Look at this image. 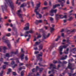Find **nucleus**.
<instances>
[{"label":"nucleus","mask_w":76,"mask_h":76,"mask_svg":"<svg viewBox=\"0 0 76 76\" xmlns=\"http://www.w3.org/2000/svg\"><path fill=\"white\" fill-rule=\"evenodd\" d=\"M4 42H5V43H7V46H8V48H10L11 47V45H10V44L9 42V40H5V41H4Z\"/></svg>","instance_id":"obj_12"},{"label":"nucleus","mask_w":76,"mask_h":76,"mask_svg":"<svg viewBox=\"0 0 76 76\" xmlns=\"http://www.w3.org/2000/svg\"><path fill=\"white\" fill-rule=\"evenodd\" d=\"M67 62L66 61H64L62 63L63 64H66Z\"/></svg>","instance_id":"obj_44"},{"label":"nucleus","mask_w":76,"mask_h":76,"mask_svg":"<svg viewBox=\"0 0 76 76\" xmlns=\"http://www.w3.org/2000/svg\"><path fill=\"white\" fill-rule=\"evenodd\" d=\"M19 58H16L15 60H16V61L18 63H19V66H23V64L22 63H20L19 62Z\"/></svg>","instance_id":"obj_15"},{"label":"nucleus","mask_w":76,"mask_h":76,"mask_svg":"<svg viewBox=\"0 0 76 76\" xmlns=\"http://www.w3.org/2000/svg\"><path fill=\"white\" fill-rule=\"evenodd\" d=\"M52 26L53 28L51 27L50 28V31L51 32H53V31L54 30V28L55 26V25L53 24L52 25Z\"/></svg>","instance_id":"obj_17"},{"label":"nucleus","mask_w":76,"mask_h":76,"mask_svg":"<svg viewBox=\"0 0 76 76\" xmlns=\"http://www.w3.org/2000/svg\"><path fill=\"white\" fill-rule=\"evenodd\" d=\"M60 6V5L59 4L53 5V9H55V8L58 7V6Z\"/></svg>","instance_id":"obj_22"},{"label":"nucleus","mask_w":76,"mask_h":76,"mask_svg":"<svg viewBox=\"0 0 76 76\" xmlns=\"http://www.w3.org/2000/svg\"><path fill=\"white\" fill-rule=\"evenodd\" d=\"M69 64H68V66L67 67V68H66V70H67V69H70L71 70H74L75 69H72V67H73V64L70 63V62H69Z\"/></svg>","instance_id":"obj_8"},{"label":"nucleus","mask_w":76,"mask_h":76,"mask_svg":"<svg viewBox=\"0 0 76 76\" xmlns=\"http://www.w3.org/2000/svg\"><path fill=\"white\" fill-rule=\"evenodd\" d=\"M72 6H74V0H73L72 1Z\"/></svg>","instance_id":"obj_54"},{"label":"nucleus","mask_w":76,"mask_h":76,"mask_svg":"<svg viewBox=\"0 0 76 76\" xmlns=\"http://www.w3.org/2000/svg\"><path fill=\"white\" fill-rule=\"evenodd\" d=\"M36 42L35 44L34 45V46H37V45H38L39 44H40V42Z\"/></svg>","instance_id":"obj_26"},{"label":"nucleus","mask_w":76,"mask_h":76,"mask_svg":"<svg viewBox=\"0 0 76 76\" xmlns=\"http://www.w3.org/2000/svg\"><path fill=\"white\" fill-rule=\"evenodd\" d=\"M64 33L62 34V37H64Z\"/></svg>","instance_id":"obj_63"},{"label":"nucleus","mask_w":76,"mask_h":76,"mask_svg":"<svg viewBox=\"0 0 76 76\" xmlns=\"http://www.w3.org/2000/svg\"><path fill=\"white\" fill-rule=\"evenodd\" d=\"M29 33H34V31H32V30L30 31H29Z\"/></svg>","instance_id":"obj_47"},{"label":"nucleus","mask_w":76,"mask_h":76,"mask_svg":"<svg viewBox=\"0 0 76 76\" xmlns=\"http://www.w3.org/2000/svg\"><path fill=\"white\" fill-rule=\"evenodd\" d=\"M40 54H38V56H37V60H39V61H42V58H40V57H42V52H41Z\"/></svg>","instance_id":"obj_9"},{"label":"nucleus","mask_w":76,"mask_h":76,"mask_svg":"<svg viewBox=\"0 0 76 76\" xmlns=\"http://www.w3.org/2000/svg\"><path fill=\"white\" fill-rule=\"evenodd\" d=\"M3 49L4 50H7V48L6 47L4 46H1L0 47V51H2V50Z\"/></svg>","instance_id":"obj_16"},{"label":"nucleus","mask_w":76,"mask_h":76,"mask_svg":"<svg viewBox=\"0 0 76 76\" xmlns=\"http://www.w3.org/2000/svg\"><path fill=\"white\" fill-rule=\"evenodd\" d=\"M34 50H38V47H37V46H34Z\"/></svg>","instance_id":"obj_35"},{"label":"nucleus","mask_w":76,"mask_h":76,"mask_svg":"<svg viewBox=\"0 0 76 76\" xmlns=\"http://www.w3.org/2000/svg\"><path fill=\"white\" fill-rule=\"evenodd\" d=\"M44 4L45 6H47V2L46 1H45V2Z\"/></svg>","instance_id":"obj_49"},{"label":"nucleus","mask_w":76,"mask_h":76,"mask_svg":"<svg viewBox=\"0 0 76 76\" xmlns=\"http://www.w3.org/2000/svg\"><path fill=\"white\" fill-rule=\"evenodd\" d=\"M19 39H20V38H18V39L16 40V42H15V43H18L19 42Z\"/></svg>","instance_id":"obj_34"},{"label":"nucleus","mask_w":76,"mask_h":76,"mask_svg":"<svg viewBox=\"0 0 76 76\" xmlns=\"http://www.w3.org/2000/svg\"><path fill=\"white\" fill-rule=\"evenodd\" d=\"M39 31L40 32H42V31H43V29H39Z\"/></svg>","instance_id":"obj_57"},{"label":"nucleus","mask_w":76,"mask_h":76,"mask_svg":"<svg viewBox=\"0 0 76 76\" xmlns=\"http://www.w3.org/2000/svg\"><path fill=\"white\" fill-rule=\"evenodd\" d=\"M45 29H47L48 28V27L47 26H45Z\"/></svg>","instance_id":"obj_64"},{"label":"nucleus","mask_w":76,"mask_h":76,"mask_svg":"<svg viewBox=\"0 0 76 76\" xmlns=\"http://www.w3.org/2000/svg\"><path fill=\"white\" fill-rule=\"evenodd\" d=\"M61 37V36H58V38L56 39V41H57L58 40V39H59V38H60Z\"/></svg>","instance_id":"obj_38"},{"label":"nucleus","mask_w":76,"mask_h":76,"mask_svg":"<svg viewBox=\"0 0 76 76\" xmlns=\"http://www.w3.org/2000/svg\"><path fill=\"white\" fill-rule=\"evenodd\" d=\"M26 5H27V4H26V3H23L21 5L20 7H25V6H26Z\"/></svg>","instance_id":"obj_23"},{"label":"nucleus","mask_w":76,"mask_h":76,"mask_svg":"<svg viewBox=\"0 0 76 76\" xmlns=\"http://www.w3.org/2000/svg\"><path fill=\"white\" fill-rule=\"evenodd\" d=\"M29 32L28 31H26V34H29Z\"/></svg>","instance_id":"obj_61"},{"label":"nucleus","mask_w":76,"mask_h":76,"mask_svg":"<svg viewBox=\"0 0 76 76\" xmlns=\"http://www.w3.org/2000/svg\"><path fill=\"white\" fill-rule=\"evenodd\" d=\"M11 35V34H10V33H8L7 34L6 36H4L2 38L3 40H5V39H4V38H5V37L6 36H7V37H10Z\"/></svg>","instance_id":"obj_21"},{"label":"nucleus","mask_w":76,"mask_h":76,"mask_svg":"<svg viewBox=\"0 0 76 76\" xmlns=\"http://www.w3.org/2000/svg\"><path fill=\"white\" fill-rule=\"evenodd\" d=\"M25 55H24V54H22L21 55V60H23V59H24V56Z\"/></svg>","instance_id":"obj_27"},{"label":"nucleus","mask_w":76,"mask_h":76,"mask_svg":"<svg viewBox=\"0 0 76 76\" xmlns=\"http://www.w3.org/2000/svg\"><path fill=\"white\" fill-rule=\"evenodd\" d=\"M64 23H66L67 22V20H64Z\"/></svg>","instance_id":"obj_59"},{"label":"nucleus","mask_w":76,"mask_h":76,"mask_svg":"<svg viewBox=\"0 0 76 76\" xmlns=\"http://www.w3.org/2000/svg\"><path fill=\"white\" fill-rule=\"evenodd\" d=\"M21 53H22L23 54H24V53H25V51L23 50V48H22L21 49Z\"/></svg>","instance_id":"obj_33"},{"label":"nucleus","mask_w":76,"mask_h":76,"mask_svg":"<svg viewBox=\"0 0 76 76\" xmlns=\"http://www.w3.org/2000/svg\"><path fill=\"white\" fill-rule=\"evenodd\" d=\"M18 53V51H16L15 52H12L10 54L9 53H7L6 55V57H10V55H11V57H12V55H14V54H17Z\"/></svg>","instance_id":"obj_5"},{"label":"nucleus","mask_w":76,"mask_h":76,"mask_svg":"<svg viewBox=\"0 0 76 76\" xmlns=\"http://www.w3.org/2000/svg\"><path fill=\"white\" fill-rule=\"evenodd\" d=\"M39 53V52L38 51H36L35 52L34 54H37Z\"/></svg>","instance_id":"obj_52"},{"label":"nucleus","mask_w":76,"mask_h":76,"mask_svg":"<svg viewBox=\"0 0 76 76\" xmlns=\"http://www.w3.org/2000/svg\"><path fill=\"white\" fill-rule=\"evenodd\" d=\"M58 2H62V1H64V3H65L66 0H57Z\"/></svg>","instance_id":"obj_31"},{"label":"nucleus","mask_w":76,"mask_h":76,"mask_svg":"<svg viewBox=\"0 0 76 76\" xmlns=\"http://www.w3.org/2000/svg\"><path fill=\"white\" fill-rule=\"evenodd\" d=\"M68 75H69V76H72V74L71 73H69V74H68Z\"/></svg>","instance_id":"obj_60"},{"label":"nucleus","mask_w":76,"mask_h":76,"mask_svg":"<svg viewBox=\"0 0 76 76\" xmlns=\"http://www.w3.org/2000/svg\"><path fill=\"white\" fill-rule=\"evenodd\" d=\"M57 10H54L53 9L51 10L50 11V15L51 16H54V14H52L53 13H56L57 12Z\"/></svg>","instance_id":"obj_10"},{"label":"nucleus","mask_w":76,"mask_h":76,"mask_svg":"<svg viewBox=\"0 0 76 76\" xmlns=\"http://www.w3.org/2000/svg\"><path fill=\"white\" fill-rule=\"evenodd\" d=\"M50 33H48L47 36H46L45 34H44L43 35V39H46V38L49 37H50Z\"/></svg>","instance_id":"obj_14"},{"label":"nucleus","mask_w":76,"mask_h":76,"mask_svg":"<svg viewBox=\"0 0 76 76\" xmlns=\"http://www.w3.org/2000/svg\"><path fill=\"white\" fill-rule=\"evenodd\" d=\"M50 69H52V71H49V74H50L51 73H52L53 74H54L55 72H56V70L55 69H57V68H56V66L55 65H53V64H51L50 65V67L49 68Z\"/></svg>","instance_id":"obj_3"},{"label":"nucleus","mask_w":76,"mask_h":76,"mask_svg":"<svg viewBox=\"0 0 76 76\" xmlns=\"http://www.w3.org/2000/svg\"><path fill=\"white\" fill-rule=\"evenodd\" d=\"M25 72V71H22L21 73V76H24V73Z\"/></svg>","instance_id":"obj_30"},{"label":"nucleus","mask_w":76,"mask_h":76,"mask_svg":"<svg viewBox=\"0 0 76 76\" xmlns=\"http://www.w3.org/2000/svg\"><path fill=\"white\" fill-rule=\"evenodd\" d=\"M39 51H41L42 50V49L43 48V45L42 44H41L39 46Z\"/></svg>","instance_id":"obj_20"},{"label":"nucleus","mask_w":76,"mask_h":76,"mask_svg":"<svg viewBox=\"0 0 76 76\" xmlns=\"http://www.w3.org/2000/svg\"><path fill=\"white\" fill-rule=\"evenodd\" d=\"M15 64V61H12L11 63V64L12 65H13Z\"/></svg>","instance_id":"obj_43"},{"label":"nucleus","mask_w":76,"mask_h":76,"mask_svg":"<svg viewBox=\"0 0 76 76\" xmlns=\"http://www.w3.org/2000/svg\"><path fill=\"white\" fill-rule=\"evenodd\" d=\"M41 35L40 34H39L37 37L36 38L38 39V38H41Z\"/></svg>","instance_id":"obj_32"},{"label":"nucleus","mask_w":76,"mask_h":76,"mask_svg":"<svg viewBox=\"0 0 76 76\" xmlns=\"http://www.w3.org/2000/svg\"><path fill=\"white\" fill-rule=\"evenodd\" d=\"M18 66V64H15L14 66H12V67L13 69H14L15 67Z\"/></svg>","instance_id":"obj_36"},{"label":"nucleus","mask_w":76,"mask_h":76,"mask_svg":"<svg viewBox=\"0 0 76 76\" xmlns=\"http://www.w3.org/2000/svg\"><path fill=\"white\" fill-rule=\"evenodd\" d=\"M69 48H68L67 49L66 51H64V53L65 54H67L68 53H69Z\"/></svg>","instance_id":"obj_24"},{"label":"nucleus","mask_w":76,"mask_h":76,"mask_svg":"<svg viewBox=\"0 0 76 76\" xmlns=\"http://www.w3.org/2000/svg\"><path fill=\"white\" fill-rule=\"evenodd\" d=\"M13 75H14V76L15 75H16V73L15 72H13Z\"/></svg>","instance_id":"obj_50"},{"label":"nucleus","mask_w":76,"mask_h":76,"mask_svg":"<svg viewBox=\"0 0 76 76\" xmlns=\"http://www.w3.org/2000/svg\"><path fill=\"white\" fill-rule=\"evenodd\" d=\"M37 76H40V75L39 74V73H37Z\"/></svg>","instance_id":"obj_62"},{"label":"nucleus","mask_w":76,"mask_h":76,"mask_svg":"<svg viewBox=\"0 0 76 76\" xmlns=\"http://www.w3.org/2000/svg\"><path fill=\"white\" fill-rule=\"evenodd\" d=\"M67 56H66L64 57H63L61 59V60H66V58H67Z\"/></svg>","instance_id":"obj_25"},{"label":"nucleus","mask_w":76,"mask_h":76,"mask_svg":"<svg viewBox=\"0 0 76 76\" xmlns=\"http://www.w3.org/2000/svg\"><path fill=\"white\" fill-rule=\"evenodd\" d=\"M39 69V73H41L42 72V70H43V68H40L38 66H36V69H34L32 70V72H35L36 71H37Z\"/></svg>","instance_id":"obj_6"},{"label":"nucleus","mask_w":76,"mask_h":76,"mask_svg":"<svg viewBox=\"0 0 76 76\" xmlns=\"http://www.w3.org/2000/svg\"><path fill=\"white\" fill-rule=\"evenodd\" d=\"M26 27L24 28V30H28L29 29V23H27L26 25Z\"/></svg>","instance_id":"obj_13"},{"label":"nucleus","mask_w":76,"mask_h":76,"mask_svg":"<svg viewBox=\"0 0 76 76\" xmlns=\"http://www.w3.org/2000/svg\"><path fill=\"white\" fill-rule=\"evenodd\" d=\"M3 61V58H1L0 59V61Z\"/></svg>","instance_id":"obj_53"},{"label":"nucleus","mask_w":76,"mask_h":76,"mask_svg":"<svg viewBox=\"0 0 76 76\" xmlns=\"http://www.w3.org/2000/svg\"><path fill=\"white\" fill-rule=\"evenodd\" d=\"M42 20H36V25H38V23H42Z\"/></svg>","instance_id":"obj_19"},{"label":"nucleus","mask_w":76,"mask_h":76,"mask_svg":"<svg viewBox=\"0 0 76 76\" xmlns=\"http://www.w3.org/2000/svg\"><path fill=\"white\" fill-rule=\"evenodd\" d=\"M40 4H41V3L39 2V4L36 5V6H37V7H36V8L34 10V12H36L37 15L36 16L37 18H42V15L41 14H39V12H37V10H38V8L40 7Z\"/></svg>","instance_id":"obj_2"},{"label":"nucleus","mask_w":76,"mask_h":76,"mask_svg":"<svg viewBox=\"0 0 76 76\" xmlns=\"http://www.w3.org/2000/svg\"><path fill=\"white\" fill-rule=\"evenodd\" d=\"M22 13V10L20 9L18 10V11L16 12V14L19 16L20 18L21 19H22V15L21 14Z\"/></svg>","instance_id":"obj_7"},{"label":"nucleus","mask_w":76,"mask_h":76,"mask_svg":"<svg viewBox=\"0 0 76 76\" xmlns=\"http://www.w3.org/2000/svg\"><path fill=\"white\" fill-rule=\"evenodd\" d=\"M53 63H54V64H56V63H57V61H54Z\"/></svg>","instance_id":"obj_48"},{"label":"nucleus","mask_w":76,"mask_h":76,"mask_svg":"<svg viewBox=\"0 0 76 76\" xmlns=\"http://www.w3.org/2000/svg\"><path fill=\"white\" fill-rule=\"evenodd\" d=\"M66 4H70V2H69V1H67L66 2Z\"/></svg>","instance_id":"obj_58"},{"label":"nucleus","mask_w":76,"mask_h":76,"mask_svg":"<svg viewBox=\"0 0 76 76\" xmlns=\"http://www.w3.org/2000/svg\"><path fill=\"white\" fill-rule=\"evenodd\" d=\"M63 18H67V15H65L64 16H63Z\"/></svg>","instance_id":"obj_56"},{"label":"nucleus","mask_w":76,"mask_h":76,"mask_svg":"<svg viewBox=\"0 0 76 76\" xmlns=\"http://www.w3.org/2000/svg\"><path fill=\"white\" fill-rule=\"evenodd\" d=\"M66 45H63V46H61L59 47V50L60 54L61 55L62 54H63V53L61 52L62 51H63V48H66L69 45V44H66Z\"/></svg>","instance_id":"obj_4"},{"label":"nucleus","mask_w":76,"mask_h":76,"mask_svg":"<svg viewBox=\"0 0 76 76\" xmlns=\"http://www.w3.org/2000/svg\"><path fill=\"white\" fill-rule=\"evenodd\" d=\"M38 60H37L36 61H35L34 62V65H37V61Z\"/></svg>","instance_id":"obj_42"},{"label":"nucleus","mask_w":76,"mask_h":76,"mask_svg":"<svg viewBox=\"0 0 76 76\" xmlns=\"http://www.w3.org/2000/svg\"><path fill=\"white\" fill-rule=\"evenodd\" d=\"M25 59L26 60H28V58L27 56H26V57H25Z\"/></svg>","instance_id":"obj_41"},{"label":"nucleus","mask_w":76,"mask_h":76,"mask_svg":"<svg viewBox=\"0 0 76 76\" xmlns=\"http://www.w3.org/2000/svg\"><path fill=\"white\" fill-rule=\"evenodd\" d=\"M50 19L51 22H52V21H53V20H54V19L52 17H50Z\"/></svg>","instance_id":"obj_37"},{"label":"nucleus","mask_w":76,"mask_h":76,"mask_svg":"<svg viewBox=\"0 0 76 76\" xmlns=\"http://www.w3.org/2000/svg\"><path fill=\"white\" fill-rule=\"evenodd\" d=\"M3 71H2L0 73V76H3Z\"/></svg>","instance_id":"obj_39"},{"label":"nucleus","mask_w":76,"mask_h":76,"mask_svg":"<svg viewBox=\"0 0 76 76\" xmlns=\"http://www.w3.org/2000/svg\"><path fill=\"white\" fill-rule=\"evenodd\" d=\"M4 4V5L1 6L2 9L3 11L6 9V8L7 7V6H10L11 8H12V10H13L14 4L13 3L12 0H5Z\"/></svg>","instance_id":"obj_1"},{"label":"nucleus","mask_w":76,"mask_h":76,"mask_svg":"<svg viewBox=\"0 0 76 76\" xmlns=\"http://www.w3.org/2000/svg\"><path fill=\"white\" fill-rule=\"evenodd\" d=\"M4 64H7V65H8V64H9V62H4Z\"/></svg>","instance_id":"obj_45"},{"label":"nucleus","mask_w":76,"mask_h":76,"mask_svg":"<svg viewBox=\"0 0 76 76\" xmlns=\"http://www.w3.org/2000/svg\"><path fill=\"white\" fill-rule=\"evenodd\" d=\"M11 71H12V69H8V72H7V75H9L11 72Z\"/></svg>","instance_id":"obj_29"},{"label":"nucleus","mask_w":76,"mask_h":76,"mask_svg":"<svg viewBox=\"0 0 76 76\" xmlns=\"http://www.w3.org/2000/svg\"><path fill=\"white\" fill-rule=\"evenodd\" d=\"M47 7H44L42 8V10H45V9H47Z\"/></svg>","instance_id":"obj_46"},{"label":"nucleus","mask_w":76,"mask_h":76,"mask_svg":"<svg viewBox=\"0 0 76 76\" xmlns=\"http://www.w3.org/2000/svg\"><path fill=\"white\" fill-rule=\"evenodd\" d=\"M33 75V74H29L28 76H32Z\"/></svg>","instance_id":"obj_55"},{"label":"nucleus","mask_w":76,"mask_h":76,"mask_svg":"<svg viewBox=\"0 0 76 76\" xmlns=\"http://www.w3.org/2000/svg\"><path fill=\"white\" fill-rule=\"evenodd\" d=\"M56 18L57 20L59 18H61L62 19L63 18V15L57 14L56 15Z\"/></svg>","instance_id":"obj_11"},{"label":"nucleus","mask_w":76,"mask_h":76,"mask_svg":"<svg viewBox=\"0 0 76 76\" xmlns=\"http://www.w3.org/2000/svg\"><path fill=\"white\" fill-rule=\"evenodd\" d=\"M73 18V17H71L69 19V20H72V19Z\"/></svg>","instance_id":"obj_51"},{"label":"nucleus","mask_w":76,"mask_h":76,"mask_svg":"<svg viewBox=\"0 0 76 76\" xmlns=\"http://www.w3.org/2000/svg\"><path fill=\"white\" fill-rule=\"evenodd\" d=\"M6 67V65H4L2 67L3 69H5Z\"/></svg>","instance_id":"obj_40"},{"label":"nucleus","mask_w":76,"mask_h":76,"mask_svg":"<svg viewBox=\"0 0 76 76\" xmlns=\"http://www.w3.org/2000/svg\"><path fill=\"white\" fill-rule=\"evenodd\" d=\"M22 69H25V66H23L22 67H20L19 68V70H21Z\"/></svg>","instance_id":"obj_28"},{"label":"nucleus","mask_w":76,"mask_h":76,"mask_svg":"<svg viewBox=\"0 0 76 76\" xmlns=\"http://www.w3.org/2000/svg\"><path fill=\"white\" fill-rule=\"evenodd\" d=\"M76 32V30L74 29L72 31H71L70 30H68L67 31V33L68 34H70V33H73Z\"/></svg>","instance_id":"obj_18"}]
</instances>
